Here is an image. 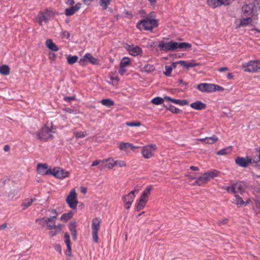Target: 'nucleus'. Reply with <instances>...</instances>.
I'll list each match as a JSON object with an SVG mask.
<instances>
[{
	"instance_id": "1",
	"label": "nucleus",
	"mask_w": 260,
	"mask_h": 260,
	"mask_svg": "<svg viewBox=\"0 0 260 260\" xmlns=\"http://www.w3.org/2000/svg\"><path fill=\"white\" fill-rule=\"evenodd\" d=\"M157 47L159 50L165 52L179 50H186L191 47V44L187 42H178L173 40L159 42Z\"/></svg>"
},
{
	"instance_id": "2",
	"label": "nucleus",
	"mask_w": 260,
	"mask_h": 260,
	"mask_svg": "<svg viewBox=\"0 0 260 260\" xmlns=\"http://www.w3.org/2000/svg\"><path fill=\"white\" fill-rule=\"evenodd\" d=\"M155 13L153 11L150 12L147 14V16L145 19L139 20L136 25L137 28L140 30L142 29L145 30H149L152 31L155 27L158 26V20L155 19Z\"/></svg>"
},
{
	"instance_id": "3",
	"label": "nucleus",
	"mask_w": 260,
	"mask_h": 260,
	"mask_svg": "<svg viewBox=\"0 0 260 260\" xmlns=\"http://www.w3.org/2000/svg\"><path fill=\"white\" fill-rule=\"evenodd\" d=\"M52 133H54V132L48 126L44 125L40 130L37 132L36 135L38 139L46 142L53 138Z\"/></svg>"
},
{
	"instance_id": "4",
	"label": "nucleus",
	"mask_w": 260,
	"mask_h": 260,
	"mask_svg": "<svg viewBox=\"0 0 260 260\" xmlns=\"http://www.w3.org/2000/svg\"><path fill=\"white\" fill-rule=\"evenodd\" d=\"M244 72H258L260 71V60H250L245 64L242 67Z\"/></svg>"
},
{
	"instance_id": "5",
	"label": "nucleus",
	"mask_w": 260,
	"mask_h": 260,
	"mask_svg": "<svg viewBox=\"0 0 260 260\" xmlns=\"http://www.w3.org/2000/svg\"><path fill=\"white\" fill-rule=\"evenodd\" d=\"M54 16V13L52 11L46 9L44 11L40 12L37 17L36 19L40 25H43V23H46L50 19Z\"/></svg>"
},
{
	"instance_id": "6",
	"label": "nucleus",
	"mask_w": 260,
	"mask_h": 260,
	"mask_svg": "<svg viewBox=\"0 0 260 260\" xmlns=\"http://www.w3.org/2000/svg\"><path fill=\"white\" fill-rule=\"evenodd\" d=\"M66 201L69 207L71 209H76L77 208L78 202L77 199V194L74 189L71 190Z\"/></svg>"
},
{
	"instance_id": "7",
	"label": "nucleus",
	"mask_w": 260,
	"mask_h": 260,
	"mask_svg": "<svg viewBox=\"0 0 260 260\" xmlns=\"http://www.w3.org/2000/svg\"><path fill=\"white\" fill-rule=\"evenodd\" d=\"M242 9L243 14L245 17H251L257 15L256 8L251 3L243 6Z\"/></svg>"
},
{
	"instance_id": "8",
	"label": "nucleus",
	"mask_w": 260,
	"mask_h": 260,
	"mask_svg": "<svg viewBox=\"0 0 260 260\" xmlns=\"http://www.w3.org/2000/svg\"><path fill=\"white\" fill-rule=\"evenodd\" d=\"M235 163L240 167L246 168L249 165L253 163V158L248 156L246 157L238 156L235 159Z\"/></svg>"
},
{
	"instance_id": "9",
	"label": "nucleus",
	"mask_w": 260,
	"mask_h": 260,
	"mask_svg": "<svg viewBox=\"0 0 260 260\" xmlns=\"http://www.w3.org/2000/svg\"><path fill=\"white\" fill-rule=\"evenodd\" d=\"M109 161L108 163L106 164L105 165V167L108 168L109 169H112L115 166H119L120 167H125L126 164L125 162L123 160H114L113 159H112L111 158H109L107 159H105L103 160V162H108Z\"/></svg>"
},
{
	"instance_id": "10",
	"label": "nucleus",
	"mask_w": 260,
	"mask_h": 260,
	"mask_svg": "<svg viewBox=\"0 0 260 260\" xmlns=\"http://www.w3.org/2000/svg\"><path fill=\"white\" fill-rule=\"evenodd\" d=\"M244 183L241 182H237L232 184L231 186H229V192L231 191L230 193L238 194L240 193V194H242V193L244 192Z\"/></svg>"
},
{
	"instance_id": "11",
	"label": "nucleus",
	"mask_w": 260,
	"mask_h": 260,
	"mask_svg": "<svg viewBox=\"0 0 260 260\" xmlns=\"http://www.w3.org/2000/svg\"><path fill=\"white\" fill-rule=\"evenodd\" d=\"M156 149V146L155 144H149L143 147L141 153L145 158H150L152 156L153 150Z\"/></svg>"
},
{
	"instance_id": "12",
	"label": "nucleus",
	"mask_w": 260,
	"mask_h": 260,
	"mask_svg": "<svg viewBox=\"0 0 260 260\" xmlns=\"http://www.w3.org/2000/svg\"><path fill=\"white\" fill-rule=\"evenodd\" d=\"M138 189H135L131 191L129 193L122 197V200L125 204V207L126 209H128L130 208L131 206L135 197V192L136 191L138 192Z\"/></svg>"
},
{
	"instance_id": "13",
	"label": "nucleus",
	"mask_w": 260,
	"mask_h": 260,
	"mask_svg": "<svg viewBox=\"0 0 260 260\" xmlns=\"http://www.w3.org/2000/svg\"><path fill=\"white\" fill-rule=\"evenodd\" d=\"M230 201L232 204L236 205L238 207H243L244 201L242 198L236 193H230Z\"/></svg>"
},
{
	"instance_id": "14",
	"label": "nucleus",
	"mask_w": 260,
	"mask_h": 260,
	"mask_svg": "<svg viewBox=\"0 0 260 260\" xmlns=\"http://www.w3.org/2000/svg\"><path fill=\"white\" fill-rule=\"evenodd\" d=\"M215 88V84L210 83H200L197 86V89L202 92H213Z\"/></svg>"
},
{
	"instance_id": "15",
	"label": "nucleus",
	"mask_w": 260,
	"mask_h": 260,
	"mask_svg": "<svg viewBox=\"0 0 260 260\" xmlns=\"http://www.w3.org/2000/svg\"><path fill=\"white\" fill-rule=\"evenodd\" d=\"M51 175L58 179H63L68 176L69 172L60 168H54Z\"/></svg>"
},
{
	"instance_id": "16",
	"label": "nucleus",
	"mask_w": 260,
	"mask_h": 260,
	"mask_svg": "<svg viewBox=\"0 0 260 260\" xmlns=\"http://www.w3.org/2000/svg\"><path fill=\"white\" fill-rule=\"evenodd\" d=\"M48 166L46 164L39 163L37 165V172L39 174L43 175H51L52 171L51 169H47Z\"/></svg>"
},
{
	"instance_id": "17",
	"label": "nucleus",
	"mask_w": 260,
	"mask_h": 260,
	"mask_svg": "<svg viewBox=\"0 0 260 260\" xmlns=\"http://www.w3.org/2000/svg\"><path fill=\"white\" fill-rule=\"evenodd\" d=\"M125 49L129 52L130 55L134 56L139 55L142 53L141 48L138 46L134 47L133 46L127 45L126 47H125Z\"/></svg>"
},
{
	"instance_id": "18",
	"label": "nucleus",
	"mask_w": 260,
	"mask_h": 260,
	"mask_svg": "<svg viewBox=\"0 0 260 260\" xmlns=\"http://www.w3.org/2000/svg\"><path fill=\"white\" fill-rule=\"evenodd\" d=\"M81 4L79 3H77L75 6L66 8L64 10V14L67 16H71L74 15L81 8Z\"/></svg>"
},
{
	"instance_id": "19",
	"label": "nucleus",
	"mask_w": 260,
	"mask_h": 260,
	"mask_svg": "<svg viewBox=\"0 0 260 260\" xmlns=\"http://www.w3.org/2000/svg\"><path fill=\"white\" fill-rule=\"evenodd\" d=\"M101 222V219L99 217H95L92 219L91 224L92 232H99Z\"/></svg>"
},
{
	"instance_id": "20",
	"label": "nucleus",
	"mask_w": 260,
	"mask_h": 260,
	"mask_svg": "<svg viewBox=\"0 0 260 260\" xmlns=\"http://www.w3.org/2000/svg\"><path fill=\"white\" fill-rule=\"evenodd\" d=\"M209 181L207 174L205 173L203 176H200L197 178L194 184L198 186H202V185L207 183Z\"/></svg>"
},
{
	"instance_id": "21",
	"label": "nucleus",
	"mask_w": 260,
	"mask_h": 260,
	"mask_svg": "<svg viewBox=\"0 0 260 260\" xmlns=\"http://www.w3.org/2000/svg\"><path fill=\"white\" fill-rule=\"evenodd\" d=\"M76 227L77 222L76 221L70 222L69 225V230L70 231L73 239L74 240H76L77 236Z\"/></svg>"
},
{
	"instance_id": "22",
	"label": "nucleus",
	"mask_w": 260,
	"mask_h": 260,
	"mask_svg": "<svg viewBox=\"0 0 260 260\" xmlns=\"http://www.w3.org/2000/svg\"><path fill=\"white\" fill-rule=\"evenodd\" d=\"M190 106L195 110H201L204 109L206 107V105L201 101H197L191 103Z\"/></svg>"
},
{
	"instance_id": "23",
	"label": "nucleus",
	"mask_w": 260,
	"mask_h": 260,
	"mask_svg": "<svg viewBox=\"0 0 260 260\" xmlns=\"http://www.w3.org/2000/svg\"><path fill=\"white\" fill-rule=\"evenodd\" d=\"M85 57L87 58L88 61L93 65L100 64V60L97 58L93 57L90 53H87L85 54Z\"/></svg>"
},
{
	"instance_id": "24",
	"label": "nucleus",
	"mask_w": 260,
	"mask_h": 260,
	"mask_svg": "<svg viewBox=\"0 0 260 260\" xmlns=\"http://www.w3.org/2000/svg\"><path fill=\"white\" fill-rule=\"evenodd\" d=\"M148 200L145 199L140 197L138 203L136 207V210L137 211H140L142 210L145 206Z\"/></svg>"
},
{
	"instance_id": "25",
	"label": "nucleus",
	"mask_w": 260,
	"mask_h": 260,
	"mask_svg": "<svg viewBox=\"0 0 260 260\" xmlns=\"http://www.w3.org/2000/svg\"><path fill=\"white\" fill-rule=\"evenodd\" d=\"M46 46L51 50L53 51H57L58 48L56 45L53 42L51 39H47L45 43Z\"/></svg>"
},
{
	"instance_id": "26",
	"label": "nucleus",
	"mask_w": 260,
	"mask_h": 260,
	"mask_svg": "<svg viewBox=\"0 0 260 260\" xmlns=\"http://www.w3.org/2000/svg\"><path fill=\"white\" fill-rule=\"evenodd\" d=\"M10 69L9 66L3 64L0 67V74L4 76H7L10 74Z\"/></svg>"
},
{
	"instance_id": "27",
	"label": "nucleus",
	"mask_w": 260,
	"mask_h": 260,
	"mask_svg": "<svg viewBox=\"0 0 260 260\" xmlns=\"http://www.w3.org/2000/svg\"><path fill=\"white\" fill-rule=\"evenodd\" d=\"M155 70V68L153 64H146L142 68V71L148 74L154 71Z\"/></svg>"
},
{
	"instance_id": "28",
	"label": "nucleus",
	"mask_w": 260,
	"mask_h": 260,
	"mask_svg": "<svg viewBox=\"0 0 260 260\" xmlns=\"http://www.w3.org/2000/svg\"><path fill=\"white\" fill-rule=\"evenodd\" d=\"M73 215V212L72 211H70L67 213H64L63 214L60 218V219L61 221H63L64 222H67L68 220L71 219Z\"/></svg>"
},
{
	"instance_id": "29",
	"label": "nucleus",
	"mask_w": 260,
	"mask_h": 260,
	"mask_svg": "<svg viewBox=\"0 0 260 260\" xmlns=\"http://www.w3.org/2000/svg\"><path fill=\"white\" fill-rule=\"evenodd\" d=\"M152 189V185H149L142 192L140 197L145 199L148 200L149 194L150 193V191Z\"/></svg>"
},
{
	"instance_id": "30",
	"label": "nucleus",
	"mask_w": 260,
	"mask_h": 260,
	"mask_svg": "<svg viewBox=\"0 0 260 260\" xmlns=\"http://www.w3.org/2000/svg\"><path fill=\"white\" fill-rule=\"evenodd\" d=\"M101 103L103 105L107 107H111L114 105V101L110 99H103Z\"/></svg>"
},
{
	"instance_id": "31",
	"label": "nucleus",
	"mask_w": 260,
	"mask_h": 260,
	"mask_svg": "<svg viewBox=\"0 0 260 260\" xmlns=\"http://www.w3.org/2000/svg\"><path fill=\"white\" fill-rule=\"evenodd\" d=\"M67 62L69 64H73L75 62H76L78 59V57L77 55H69L67 57Z\"/></svg>"
},
{
	"instance_id": "32",
	"label": "nucleus",
	"mask_w": 260,
	"mask_h": 260,
	"mask_svg": "<svg viewBox=\"0 0 260 260\" xmlns=\"http://www.w3.org/2000/svg\"><path fill=\"white\" fill-rule=\"evenodd\" d=\"M111 0H99V4L104 10H106L110 5Z\"/></svg>"
},
{
	"instance_id": "33",
	"label": "nucleus",
	"mask_w": 260,
	"mask_h": 260,
	"mask_svg": "<svg viewBox=\"0 0 260 260\" xmlns=\"http://www.w3.org/2000/svg\"><path fill=\"white\" fill-rule=\"evenodd\" d=\"M130 64L131 62L129 58L127 57H124L123 58H122V60L120 62V66H121V68H125Z\"/></svg>"
},
{
	"instance_id": "34",
	"label": "nucleus",
	"mask_w": 260,
	"mask_h": 260,
	"mask_svg": "<svg viewBox=\"0 0 260 260\" xmlns=\"http://www.w3.org/2000/svg\"><path fill=\"white\" fill-rule=\"evenodd\" d=\"M164 98L160 96H157L152 99L151 101V103L155 105H158L162 104L164 102Z\"/></svg>"
},
{
	"instance_id": "35",
	"label": "nucleus",
	"mask_w": 260,
	"mask_h": 260,
	"mask_svg": "<svg viewBox=\"0 0 260 260\" xmlns=\"http://www.w3.org/2000/svg\"><path fill=\"white\" fill-rule=\"evenodd\" d=\"M45 221L47 226L48 227V225L55 223L56 216H52L48 218L45 217Z\"/></svg>"
},
{
	"instance_id": "36",
	"label": "nucleus",
	"mask_w": 260,
	"mask_h": 260,
	"mask_svg": "<svg viewBox=\"0 0 260 260\" xmlns=\"http://www.w3.org/2000/svg\"><path fill=\"white\" fill-rule=\"evenodd\" d=\"M62 225L60 223L55 225V223L48 225V229L50 230H58V232H60L61 230Z\"/></svg>"
},
{
	"instance_id": "37",
	"label": "nucleus",
	"mask_w": 260,
	"mask_h": 260,
	"mask_svg": "<svg viewBox=\"0 0 260 260\" xmlns=\"http://www.w3.org/2000/svg\"><path fill=\"white\" fill-rule=\"evenodd\" d=\"M129 146H131V143L128 142H121L119 145V148L121 150L127 151L128 149H129Z\"/></svg>"
},
{
	"instance_id": "38",
	"label": "nucleus",
	"mask_w": 260,
	"mask_h": 260,
	"mask_svg": "<svg viewBox=\"0 0 260 260\" xmlns=\"http://www.w3.org/2000/svg\"><path fill=\"white\" fill-rule=\"evenodd\" d=\"M246 18H243L240 21V25L241 26H246L248 24H250L252 21V19L251 17H246Z\"/></svg>"
},
{
	"instance_id": "39",
	"label": "nucleus",
	"mask_w": 260,
	"mask_h": 260,
	"mask_svg": "<svg viewBox=\"0 0 260 260\" xmlns=\"http://www.w3.org/2000/svg\"><path fill=\"white\" fill-rule=\"evenodd\" d=\"M253 192L257 198H260V188H254L253 190ZM256 206L260 208V199L258 200L257 202L256 203Z\"/></svg>"
},
{
	"instance_id": "40",
	"label": "nucleus",
	"mask_w": 260,
	"mask_h": 260,
	"mask_svg": "<svg viewBox=\"0 0 260 260\" xmlns=\"http://www.w3.org/2000/svg\"><path fill=\"white\" fill-rule=\"evenodd\" d=\"M173 103L181 106L187 105L188 103L186 100L174 99Z\"/></svg>"
},
{
	"instance_id": "41",
	"label": "nucleus",
	"mask_w": 260,
	"mask_h": 260,
	"mask_svg": "<svg viewBox=\"0 0 260 260\" xmlns=\"http://www.w3.org/2000/svg\"><path fill=\"white\" fill-rule=\"evenodd\" d=\"M217 173L218 172L217 171L206 172V174H207V176L209 180H210L212 178H213L215 177H216L217 176Z\"/></svg>"
},
{
	"instance_id": "42",
	"label": "nucleus",
	"mask_w": 260,
	"mask_h": 260,
	"mask_svg": "<svg viewBox=\"0 0 260 260\" xmlns=\"http://www.w3.org/2000/svg\"><path fill=\"white\" fill-rule=\"evenodd\" d=\"M165 68V71L164 72V74L167 77L171 76V72L172 71V67H171L169 66H166Z\"/></svg>"
},
{
	"instance_id": "43",
	"label": "nucleus",
	"mask_w": 260,
	"mask_h": 260,
	"mask_svg": "<svg viewBox=\"0 0 260 260\" xmlns=\"http://www.w3.org/2000/svg\"><path fill=\"white\" fill-rule=\"evenodd\" d=\"M206 143L212 144L216 142L217 140V138L214 136L210 137H206Z\"/></svg>"
},
{
	"instance_id": "44",
	"label": "nucleus",
	"mask_w": 260,
	"mask_h": 260,
	"mask_svg": "<svg viewBox=\"0 0 260 260\" xmlns=\"http://www.w3.org/2000/svg\"><path fill=\"white\" fill-rule=\"evenodd\" d=\"M169 111L173 113L178 114L182 112V111L179 109L175 107L172 105V106H169Z\"/></svg>"
},
{
	"instance_id": "45",
	"label": "nucleus",
	"mask_w": 260,
	"mask_h": 260,
	"mask_svg": "<svg viewBox=\"0 0 260 260\" xmlns=\"http://www.w3.org/2000/svg\"><path fill=\"white\" fill-rule=\"evenodd\" d=\"M256 150L258 154L253 158V164H255V166H256L257 162H260V147L256 149Z\"/></svg>"
},
{
	"instance_id": "46",
	"label": "nucleus",
	"mask_w": 260,
	"mask_h": 260,
	"mask_svg": "<svg viewBox=\"0 0 260 260\" xmlns=\"http://www.w3.org/2000/svg\"><path fill=\"white\" fill-rule=\"evenodd\" d=\"M32 204V201H30L29 199L26 200L25 201L23 202L21 206L23 207V210H25L27 208L31 206Z\"/></svg>"
},
{
	"instance_id": "47",
	"label": "nucleus",
	"mask_w": 260,
	"mask_h": 260,
	"mask_svg": "<svg viewBox=\"0 0 260 260\" xmlns=\"http://www.w3.org/2000/svg\"><path fill=\"white\" fill-rule=\"evenodd\" d=\"M207 4L213 8L219 7V4H217V0H207Z\"/></svg>"
},
{
	"instance_id": "48",
	"label": "nucleus",
	"mask_w": 260,
	"mask_h": 260,
	"mask_svg": "<svg viewBox=\"0 0 260 260\" xmlns=\"http://www.w3.org/2000/svg\"><path fill=\"white\" fill-rule=\"evenodd\" d=\"M64 238L65 239L64 242L67 246H71L70 237L69 234L66 232L64 235Z\"/></svg>"
},
{
	"instance_id": "49",
	"label": "nucleus",
	"mask_w": 260,
	"mask_h": 260,
	"mask_svg": "<svg viewBox=\"0 0 260 260\" xmlns=\"http://www.w3.org/2000/svg\"><path fill=\"white\" fill-rule=\"evenodd\" d=\"M125 124L128 126H139L141 125V123L139 121H137V122L131 121V122H126L125 123Z\"/></svg>"
},
{
	"instance_id": "50",
	"label": "nucleus",
	"mask_w": 260,
	"mask_h": 260,
	"mask_svg": "<svg viewBox=\"0 0 260 260\" xmlns=\"http://www.w3.org/2000/svg\"><path fill=\"white\" fill-rule=\"evenodd\" d=\"M36 222L38 223L39 225L42 226V227L45 226L46 225V223H45V217H43L42 218H38L36 219Z\"/></svg>"
},
{
	"instance_id": "51",
	"label": "nucleus",
	"mask_w": 260,
	"mask_h": 260,
	"mask_svg": "<svg viewBox=\"0 0 260 260\" xmlns=\"http://www.w3.org/2000/svg\"><path fill=\"white\" fill-rule=\"evenodd\" d=\"M74 135L76 136L77 139L79 138H82L85 137V135L83 132H78V131H74L73 132Z\"/></svg>"
},
{
	"instance_id": "52",
	"label": "nucleus",
	"mask_w": 260,
	"mask_h": 260,
	"mask_svg": "<svg viewBox=\"0 0 260 260\" xmlns=\"http://www.w3.org/2000/svg\"><path fill=\"white\" fill-rule=\"evenodd\" d=\"M199 63H196L194 60H192L190 62H187V70H189L191 68L198 66Z\"/></svg>"
},
{
	"instance_id": "53",
	"label": "nucleus",
	"mask_w": 260,
	"mask_h": 260,
	"mask_svg": "<svg viewBox=\"0 0 260 260\" xmlns=\"http://www.w3.org/2000/svg\"><path fill=\"white\" fill-rule=\"evenodd\" d=\"M122 17H126L129 19H131L133 18V15L130 12L127 11H125L122 13Z\"/></svg>"
},
{
	"instance_id": "54",
	"label": "nucleus",
	"mask_w": 260,
	"mask_h": 260,
	"mask_svg": "<svg viewBox=\"0 0 260 260\" xmlns=\"http://www.w3.org/2000/svg\"><path fill=\"white\" fill-rule=\"evenodd\" d=\"M87 61L88 60L87 59V58L85 57V55L83 56L82 58H80L79 61H78V63L80 65L82 66H84L86 64Z\"/></svg>"
},
{
	"instance_id": "55",
	"label": "nucleus",
	"mask_w": 260,
	"mask_h": 260,
	"mask_svg": "<svg viewBox=\"0 0 260 260\" xmlns=\"http://www.w3.org/2000/svg\"><path fill=\"white\" fill-rule=\"evenodd\" d=\"M251 4L254 5L255 7L256 8V12L258 13V12L260 11V0H255L253 3Z\"/></svg>"
},
{
	"instance_id": "56",
	"label": "nucleus",
	"mask_w": 260,
	"mask_h": 260,
	"mask_svg": "<svg viewBox=\"0 0 260 260\" xmlns=\"http://www.w3.org/2000/svg\"><path fill=\"white\" fill-rule=\"evenodd\" d=\"M63 100L65 102L70 103L71 101L76 100V99L75 96H64L63 97Z\"/></svg>"
},
{
	"instance_id": "57",
	"label": "nucleus",
	"mask_w": 260,
	"mask_h": 260,
	"mask_svg": "<svg viewBox=\"0 0 260 260\" xmlns=\"http://www.w3.org/2000/svg\"><path fill=\"white\" fill-rule=\"evenodd\" d=\"M227 150H228V148H224L223 149H222L219 151H218L217 152H216V154L218 155H225L227 154Z\"/></svg>"
},
{
	"instance_id": "58",
	"label": "nucleus",
	"mask_w": 260,
	"mask_h": 260,
	"mask_svg": "<svg viewBox=\"0 0 260 260\" xmlns=\"http://www.w3.org/2000/svg\"><path fill=\"white\" fill-rule=\"evenodd\" d=\"M92 236L93 241L95 243H98L99 239L98 232H92Z\"/></svg>"
},
{
	"instance_id": "59",
	"label": "nucleus",
	"mask_w": 260,
	"mask_h": 260,
	"mask_svg": "<svg viewBox=\"0 0 260 260\" xmlns=\"http://www.w3.org/2000/svg\"><path fill=\"white\" fill-rule=\"evenodd\" d=\"M67 250L65 252L67 256H71L72 255V249L71 246H67Z\"/></svg>"
},
{
	"instance_id": "60",
	"label": "nucleus",
	"mask_w": 260,
	"mask_h": 260,
	"mask_svg": "<svg viewBox=\"0 0 260 260\" xmlns=\"http://www.w3.org/2000/svg\"><path fill=\"white\" fill-rule=\"evenodd\" d=\"M139 14L141 15V17L143 18V19H145L147 16V13L144 10H141L139 11Z\"/></svg>"
},
{
	"instance_id": "61",
	"label": "nucleus",
	"mask_w": 260,
	"mask_h": 260,
	"mask_svg": "<svg viewBox=\"0 0 260 260\" xmlns=\"http://www.w3.org/2000/svg\"><path fill=\"white\" fill-rule=\"evenodd\" d=\"M178 63H179L181 66L186 68L187 69V62L185 60H179L178 61Z\"/></svg>"
},
{
	"instance_id": "62",
	"label": "nucleus",
	"mask_w": 260,
	"mask_h": 260,
	"mask_svg": "<svg viewBox=\"0 0 260 260\" xmlns=\"http://www.w3.org/2000/svg\"><path fill=\"white\" fill-rule=\"evenodd\" d=\"M55 249L60 254H61V247L59 244H56L54 246Z\"/></svg>"
},
{
	"instance_id": "63",
	"label": "nucleus",
	"mask_w": 260,
	"mask_h": 260,
	"mask_svg": "<svg viewBox=\"0 0 260 260\" xmlns=\"http://www.w3.org/2000/svg\"><path fill=\"white\" fill-rule=\"evenodd\" d=\"M214 91H221L223 90V88L220 86H219L218 85L215 84V88H214Z\"/></svg>"
},
{
	"instance_id": "64",
	"label": "nucleus",
	"mask_w": 260,
	"mask_h": 260,
	"mask_svg": "<svg viewBox=\"0 0 260 260\" xmlns=\"http://www.w3.org/2000/svg\"><path fill=\"white\" fill-rule=\"evenodd\" d=\"M126 72L125 68H121V66L119 67V73L121 75H123Z\"/></svg>"
}]
</instances>
